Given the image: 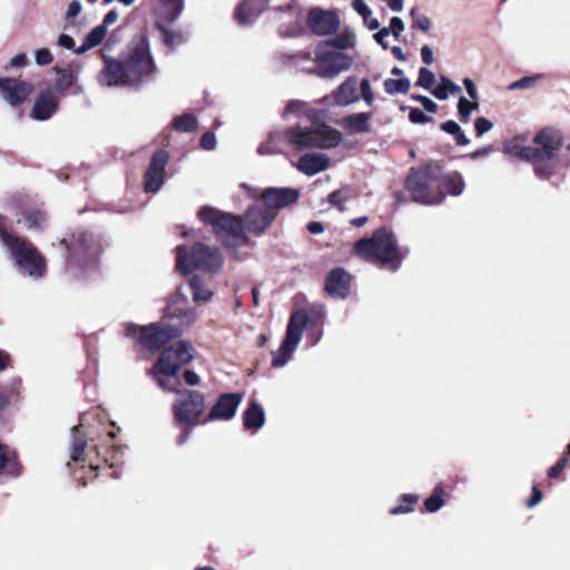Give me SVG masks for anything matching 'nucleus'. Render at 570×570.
<instances>
[{
	"mask_svg": "<svg viewBox=\"0 0 570 570\" xmlns=\"http://www.w3.org/2000/svg\"><path fill=\"white\" fill-rule=\"evenodd\" d=\"M405 185L413 200L424 205L441 203L444 199L442 189H446L453 196L461 195L464 189V180L459 173L445 174L438 178L432 167L413 169Z\"/></svg>",
	"mask_w": 570,
	"mask_h": 570,
	"instance_id": "f257e3e1",
	"label": "nucleus"
},
{
	"mask_svg": "<svg viewBox=\"0 0 570 570\" xmlns=\"http://www.w3.org/2000/svg\"><path fill=\"white\" fill-rule=\"evenodd\" d=\"M533 144V146L522 147L520 156L532 163L538 176L549 178L561 167L558 155L561 136L556 130L543 129L534 137Z\"/></svg>",
	"mask_w": 570,
	"mask_h": 570,
	"instance_id": "f03ea898",
	"label": "nucleus"
},
{
	"mask_svg": "<svg viewBox=\"0 0 570 570\" xmlns=\"http://www.w3.org/2000/svg\"><path fill=\"white\" fill-rule=\"evenodd\" d=\"M354 250L363 259L391 264L393 269L399 267L404 257L394 235L384 228L376 230L372 238H362L356 242Z\"/></svg>",
	"mask_w": 570,
	"mask_h": 570,
	"instance_id": "7ed1b4c3",
	"label": "nucleus"
},
{
	"mask_svg": "<svg viewBox=\"0 0 570 570\" xmlns=\"http://www.w3.org/2000/svg\"><path fill=\"white\" fill-rule=\"evenodd\" d=\"M193 358V346L186 341H178L161 353L156 367L150 371V374L154 375L160 387L167 391H175L171 379L178 383L177 372Z\"/></svg>",
	"mask_w": 570,
	"mask_h": 570,
	"instance_id": "20e7f679",
	"label": "nucleus"
},
{
	"mask_svg": "<svg viewBox=\"0 0 570 570\" xmlns=\"http://www.w3.org/2000/svg\"><path fill=\"white\" fill-rule=\"evenodd\" d=\"M199 218L213 227L216 236L227 246L234 247L249 242L245 234L244 222L239 216L223 213L213 207H203Z\"/></svg>",
	"mask_w": 570,
	"mask_h": 570,
	"instance_id": "39448f33",
	"label": "nucleus"
},
{
	"mask_svg": "<svg viewBox=\"0 0 570 570\" xmlns=\"http://www.w3.org/2000/svg\"><path fill=\"white\" fill-rule=\"evenodd\" d=\"M176 253V267L183 274L195 269L215 273L223 266L219 249L203 243H196L190 250L186 246H177Z\"/></svg>",
	"mask_w": 570,
	"mask_h": 570,
	"instance_id": "423d86ee",
	"label": "nucleus"
},
{
	"mask_svg": "<svg viewBox=\"0 0 570 570\" xmlns=\"http://www.w3.org/2000/svg\"><path fill=\"white\" fill-rule=\"evenodd\" d=\"M286 140L296 149L331 148L341 141V134L324 124L313 122L311 126H297L289 128Z\"/></svg>",
	"mask_w": 570,
	"mask_h": 570,
	"instance_id": "0eeeda50",
	"label": "nucleus"
},
{
	"mask_svg": "<svg viewBox=\"0 0 570 570\" xmlns=\"http://www.w3.org/2000/svg\"><path fill=\"white\" fill-rule=\"evenodd\" d=\"M17 265L29 276L41 277L46 272V261L30 242L6 232L0 233Z\"/></svg>",
	"mask_w": 570,
	"mask_h": 570,
	"instance_id": "6e6552de",
	"label": "nucleus"
},
{
	"mask_svg": "<svg viewBox=\"0 0 570 570\" xmlns=\"http://www.w3.org/2000/svg\"><path fill=\"white\" fill-rule=\"evenodd\" d=\"M120 61L127 70V80L129 79L132 85L151 79L156 73V65L145 38L134 42L127 56Z\"/></svg>",
	"mask_w": 570,
	"mask_h": 570,
	"instance_id": "1a4fd4ad",
	"label": "nucleus"
},
{
	"mask_svg": "<svg viewBox=\"0 0 570 570\" xmlns=\"http://www.w3.org/2000/svg\"><path fill=\"white\" fill-rule=\"evenodd\" d=\"M178 394L177 400L173 404L175 421L185 425L178 442L184 443L189 434L188 428L197 424L199 416L205 411V397L197 391H175Z\"/></svg>",
	"mask_w": 570,
	"mask_h": 570,
	"instance_id": "9d476101",
	"label": "nucleus"
},
{
	"mask_svg": "<svg viewBox=\"0 0 570 570\" xmlns=\"http://www.w3.org/2000/svg\"><path fill=\"white\" fill-rule=\"evenodd\" d=\"M315 67L301 65L302 70L314 72L322 77H334L342 71L347 70L352 65V58L342 52L330 48V42H321L315 50Z\"/></svg>",
	"mask_w": 570,
	"mask_h": 570,
	"instance_id": "9b49d317",
	"label": "nucleus"
},
{
	"mask_svg": "<svg viewBox=\"0 0 570 570\" xmlns=\"http://www.w3.org/2000/svg\"><path fill=\"white\" fill-rule=\"evenodd\" d=\"M307 321L308 317L305 311H297L291 316L285 338L281 347L273 354L272 364L274 367H282L292 358L302 340Z\"/></svg>",
	"mask_w": 570,
	"mask_h": 570,
	"instance_id": "f8f14e48",
	"label": "nucleus"
},
{
	"mask_svg": "<svg viewBox=\"0 0 570 570\" xmlns=\"http://www.w3.org/2000/svg\"><path fill=\"white\" fill-rule=\"evenodd\" d=\"M60 246L66 252V266L69 271L80 261H94L99 253L92 237L82 232L72 234L69 239L62 238Z\"/></svg>",
	"mask_w": 570,
	"mask_h": 570,
	"instance_id": "ddd939ff",
	"label": "nucleus"
},
{
	"mask_svg": "<svg viewBox=\"0 0 570 570\" xmlns=\"http://www.w3.org/2000/svg\"><path fill=\"white\" fill-rule=\"evenodd\" d=\"M134 335H136L139 342L148 350H158L160 346L166 344L170 338L180 336V331L173 325H158L151 324L144 327H131Z\"/></svg>",
	"mask_w": 570,
	"mask_h": 570,
	"instance_id": "4468645a",
	"label": "nucleus"
},
{
	"mask_svg": "<svg viewBox=\"0 0 570 570\" xmlns=\"http://www.w3.org/2000/svg\"><path fill=\"white\" fill-rule=\"evenodd\" d=\"M261 198L265 206L264 209L275 219L282 208L298 200L299 191L289 187H269L262 191Z\"/></svg>",
	"mask_w": 570,
	"mask_h": 570,
	"instance_id": "2eb2a0df",
	"label": "nucleus"
},
{
	"mask_svg": "<svg viewBox=\"0 0 570 570\" xmlns=\"http://www.w3.org/2000/svg\"><path fill=\"white\" fill-rule=\"evenodd\" d=\"M168 155L164 150L154 154L145 175V190L147 193H157L165 181L166 165Z\"/></svg>",
	"mask_w": 570,
	"mask_h": 570,
	"instance_id": "dca6fc26",
	"label": "nucleus"
},
{
	"mask_svg": "<svg viewBox=\"0 0 570 570\" xmlns=\"http://www.w3.org/2000/svg\"><path fill=\"white\" fill-rule=\"evenodd\" d=\"M309 29L317 36L332 35L338 29L340 20L332 11L314 8L308 13Z\"/></svg>",
	"mask_w": 570,
	"mask_h": 570,
	"instance_id": "f3484780",
	"label": "nucleus"
},
{
	"mask_svg": "<svg viewBox=\"0 0 570 570\" xmlns=\"http://www.w3.org/2000/svg\"><path fill=\"white\" fill-rule=\"evenodd\" d=\"M31 90V86L22 80L13 78L0 79V94L12 106L24 101Z\"/></svg>",
	"mask_w": 570,
	"mask_h": 570,
	"instance_id": "a211bd4d",
	"label": "nucleus"
},
{
	"mask_svg": "<svg viewBox=\"0 0 570 570\" xmlns=\"http://www.w3.org/2000/svg\"><path fill=\"white\" fill-rule=\"evenodd\" d=\"M274 218L268 214L259 204L249 207L245 214L244 227L245 230L261 235L273 223Z\"/></svg>",
	"mask_w": 570,
	"mask_h": 570,
	"instance_id": "6ab92c4d",
	"label": "nucleus"
},
{
	"mask_svg": "<svg viewBox=\"0 0 570 570\" xmlns=\"http://www.w3.org/2000/svg\"><path fill=\"white\" fill-rule=\"evenodd\" d=\"M242 400L243 397L238 393L223 394L209 411L208 419L212 421L230 420L234 417Z\"/></svg>",
	"mask_w": 570,
	"mask_h": 570,
	"instance_id": "aec40b11",
	"label": "nucleus"
},
{
	"mask_svg": "<svg viewBox=\"0 0 570 570\" xmlns=\"http://www.w3.org/2000/svg\"><path fill=\"white\" fill-rule=\"evenodd\" d=\"M351 277L343 268L333 269L326 277V292L337 298H345L350 294Z\"/></svg>",
	"mask_w": 570,
	"mask_h": 570,
	"instance_id": "412c9836",
	"label": "nucleus"
},
{
	"mask_svg": "<svg viewBox=\"0 0 570 570\" xmlns=\"http://www.w3.org/2000/svg\"><path fill=\"white\" fill-rule=\"evenodd\" d=\"M98 81L102 86H125L132 85L127 80V70L120 60L109 61L100 71Z\"/></svg>",
	"mask_w": 570,
	"mask_h": 570,
	"instance_id": "4be33fe9",
	"label": "nucleus"
},
{
	"mask_svg": "<svg viewBox=\"0 0 570 570\" xmlns=\"http://www.w3.org/2000/svg\"><path fill=\"white\" fill-rule=\"evenodd\" d=\"M360 99V86L356 77H348L333 94L334 102L341 107L352 105Z\"/></svg>",
	"mask_w": 570,
	"mask_h": 570,
	"instance_id": "5701e85b",
	"label": "nucleus"
},
{
	"mask_svg": "<svg viewBox=\"0 0 570 570\" xmlns=\"http://www.w3.org/2000/svg\"><path fill=\"white\" fill-rule=\"evenodd\" d=\"M186 303L187 298L185 296L169 303L166 309L167 317L179 321L180 325L184 326L194 324L198 318L197 312L194 308H187Z\"/></svg>",
	"mask_w": 570,
	"mask_h": 570,
	"instance_id": "b1692460",
	"label": "nucleus"
},
{
	"mask_svg": "<svg viewBox=\"0 0 570 570\" xmlns=\"http://www.w3.org/2000/svg\"><path fill=\"white\" fill-rule=\"evenodd\" d=\"M328 166L330 158L325 154L318 153L305 154L296 164L297 169L307 176L316 175L327 169Z\"/></svg>",
	"mask_w": 570,
	"mask_h": 570,
	"instance_id": "393cba45",
	"label": "nucleus"
},
{
	"mask_svg": "<svg viewBox=\"0 0 570 570\" xmlns=\"http://www.w3.org/2000/svg\"><path fill=\"white\" fill-rule=\"evenodd\" d=\"M58 98L51 90L41 92L36 100L32 109V118L37 120H47L56 111Z\"/></svg>",
	"mask_w": 570,
	"mask_h": 570,
	"instance_id": "a878e982",
	"label": "nucleus"
},
{
	"mask_svg": "<svg viewBox=\"0 0 570 570\" xmlns=\"http://www.w3.org/2000/svg\"><path fill=\"white\" fill-rule=\"evenodd\" d=\"M156 24L163 35L164 43L170 49H175L186 40V35L180 29L171 28V23L176 20H167L163 17H156Z\"/></svg>",
	"mask_w": 570,
	"mask_h": 570,
	"instance_id": "bb28decb",
	"label": "nucleus"
},
{
	"mask_svg": "<svg viewBox=\"0 0 570 570\" xmlns=\"http://www.w3.org/2000/svg\"><path fill=\"white\" fill-rule=\"evenodd\" d=\"M371 114L358 112L342 119L343 127L352 134L366 132L370 129Z\"/></svg>",
	"mask_w": 570,
	"mask_h": 570,
	"instance_id": "cd10ccee",
	"label": "nucleus"
},
{
	"mask_svg": "<svg viewBox=\"0 0 570 570\" xmlns=\"http://www.w3.org/2000/svg\"><path fill=\"white\" fill-rule=\"evenodd\" d=\"M261 13V9L256 6V0H245L236 11L235 18L239 24H250Z\"/></svg>",
	"mask_w": 570,
	"mask_h": 570,
	"instance_id": "c85d7f7f",
	"label": "nucleus"
},
{
	"mask_svg": "<svg viewBox=\"0 0 570 570\" xmlns=\"http://www.w3.org/2000/svg\"><path fill=\"white\" fill-rule=\"evenodd\" d=\"M156 17L167 20H177L184 10V0H158Z\"/></svg>",
	"mask_w": 570,
	"mask_h": 570,
	"instance_id": "c756f323",
	"label": "nucleus"
},
{
	"mask_svg": "<svg viewBox=\"0 0 570 570\" xmlns=\"http://www.w3.org/2000/svg\"><path fill=\"white\" fill-rule=\"evenodd\" d=\"M107 33V27L99 24L95 27L83 39V43L75 50L76 53L81 55L86 51L97 47L102 42Z\"/></svg>",
	"mask_w": 570,
	"mask_h": 570,
	"instance_id": "7c9ffc66",
	"label": "nucleus"
},
{
	"mask_svg": "<svg viewBox=\"0 0 570 570\" xmlns=\"http://www.w3.org/2000/svg\"><path fill=\"white\" fill-rule=\"evenodd\" d=\"M265 423V413L261 405L253 402L244 412V424L247 429L258 430Z\"/></svg>",
	"mask_w": 570,
	"mask_h": 570,
	"instance_id": "2f4dec72",
	"label": "nucleus"
},
{
	"mask_svg": "<svg viewBox=\"0 0 570 570\" xmlns=\"http://www.w3.org/2000/svg\"><path fill=\"white\" fill-rule=\"evenodd\" d=\"M283 147V137L278 131H272L267 139L262 142L258 147V153L261 155H273L277 154L282 150Z\"/></svg>",
	"mask_w": 570,
	"mask_h": 570,
	"instance_id": "473e14b6",
	"label": "nucleus"
},
{
	"mask_svg": "<svg viewBox=\"0 0 570 570\" xmlns=\"http://www.w3.org/2000/svg\"><path fill=\"white\" fill-rule=\"evenodd\" d=\"M189 287L195 302H208L213 296V292L205 286V283L199 276H193L189 279Z\"/></svg>",
	"mask_w": 570,
	"mask_h": 570,
	"instance_id": "72a5a7b5",
	"label": "nucleus"
},
{
	"mask_svg": "<svg viewBox=\"0 0 570 570\" xmlns=\"http://www.w3.org/2000/svg\"><path fill=\"white\" fill-rule=\"evenodd\" d=\"M460 87L446 77H441L440 83H438L432 94L439 100H445L450 95H455L460 91Z\"/></svg>",
	"mask_w": 570,
	"mask_h": 570,
	"instance_id": "f704fd0d",
	"label": "nucleus"
},
{
	"mask_svg": "<svg viewBox=\"0 0 570 570\" xmlns=\"http://www.w3.org/2000/svg\"><path fill=\"white\" fill-rule=\"evenodd\" d=\"M411 81L407 78L392 79L384 81V90L389 95L406 94L410 90Z\"/></svg>",
	"mask_w": 570,
	"mask_h": 570,
	"instance_id": "c9c22d12",
	"label": "nucleus"
},
{
	"mask_svg": "<svg viewBox=\"0 0 570 570\" xmlns=\"http://www.w3.org/2000/svg\"><path fill=\"white\" fill-rule=\"evenodd\" d=\"M441 129L444 130L445 132L452 135L454 137V139H455V142L459 146H465V145L469 144V139L466 138V136L462 131V129L459 126V124L455 122L454 120H448V121L443 122L441 125Z\"/></svg>",
	"mask_w": 570,
	"mask_h": 570,
	"instance_id": "e433bc0d",
	"label": "nucleus"
},
{
	"mask_svg": "<svg viewBox=\"0 0 570 570\" xmlns=\"http://www.w3.org/2000/svg\"><path fill=\"white\" fill-rule=\"evenodd\" d=\"M479 108L476 100L470 101L465 97H460L458 102V111L460 120L464 124L470 121L471 114Z\"/></svg>",
	"mask_w": 570,
	"mask_h": 570,
	"instance_id": "4c0bfd02",
	"label": "nucleus"
},
{
	"mask_svg": "<svg viewBox=\"0 0 570 570\" xmlns=\"http://www.w3.org/2000/svg\"><path fill=\"white\" fill-rule=\"evenodd\" d=\"M78 430H79V426H76L73 428L72 432H73V439H72V442H71V453H70V458L73 460V461H79L81 460L82 458V454L85 452V449L87 446V442L81 436H78L77 433H78Z\"/></svg>",
	"mask_w": 570,
	"mask_h": 570,
	"instance_id": "58836bf2",
	"label": "nucleus"
},
{
	"mask_svg": "<svg viewBox=\"0 0 570 570\" xmlns=\"http://www.w3.org/2000/svg\"><path fill=\"white\" fill-rule=\"evenodd\" d=\"M303 112L308 119H313L316 116L315 110L313 109H305V104L299 100H293L291 101L285 111L284 117H287L288 115H298Z\"/></svg>",
	"mask_w": 570,
	"mask_h": 570,
	"instance_id": "ea45409f",
	"label": "nucleus"
},
{
	"mask_svg": "<svg viewBox=\"0 0 570 570\" xmlns=\"http://www.w3.org/2000/svg\"><path fill=\"white\" fill-rule=\"evenodd\" d=\"M417 502V495L404 494L400 499V504L393 507L390 511L391 514L407 513L412 510V505Z\"/></svg>",
	"mask_w": 570,
	"mask_h": 570,
	"instance_id": "a19ab883",
	"label": "nucleus"
},
{
	"mask_svg": "<svg viewBox=\"0 0 570 570\" xmlns=\"http://www.w3.org/2000/svg\"><path fill=\"white\" fill-rule=\"evenodd\" d=\"M196 118L191 115H181L174 119L173 126L178 131H191L196 128Z\"/></svg>",
	"mask_w": 570,
	"mask_h": 570,
	"instance_id": "79ce46f5",
	"label": "nucleus"
},
{
	"mask_svg": "<svg viewBox=\"0 0 570 570\" xmlns=\"http://www.w3.org/2000/svg\"><path fill=\"white\" fill-rule=\"evenodd\" d=\"M24 219L29 228H40L47 222V216L43 212L36 209L27 213Z\"/></svg>",
	"mask_w": 570,
	"mask_h": 570,
	"instance_id": "37998d69",
	"label": "nucleus"
},
{
	"mask_svg": "<svg viewBox=\"0 0 570 570\" xmlns=\"http://www.w3.org/2000/svg\"><path fill=\"white\" fill-rule=\"evenodd\" d=\"M355 35L351 32L342 33L330 42V48L336 47L340 49L352 48L355 45Z\"/></svg>",
	"mask_w": 570,
	"mask_h": 570,
	"instance_id": "c03bdc74",
	"label": "nucleus"
},
{
	"mask_svg": "<svg viewBox=\"0 0 570 570\" xmlns=\"http://www.w3.org/2000/svg\"><path fill=\"white\" fill-rule=\"evenodd\" d=\"M435 83V75L428 68H421L419 71V78L416 80V86L422 87L424 89H431Z\"/></svg>",
	"mask_w": 570,
	"mask_h": 570,
	"instance_id": "a18cd8bd",
	"label": "nucleus"
},
{
	"mask_svg": "<svg viewBox=\"0 0 570 570\" xmlns=\"http://www.w3.org/2000/svg\"><path fill=\"white\" fill-rule=\"evenodd\" d=\"M542 78V75H534L530 77H523L517 81H513L509 85L510 90H518V89H529L534 87V85L538 82L539 79Z\"/></svg>",
	"mask_w": 570,
	"mask_h": 570,
	"instance_id": "49530a36",
	"label": "nucleus"
},
{
	"mask_svg": "<svg viewBox=\"0 0 570 570\" xmlns=\"http://www.w3.org/2000/svg\"><path fill=\"white\" fill-rule=\"evenodd\" d=\"M82 10V4L79 0H72L67 8L65 19H66V26L65 28H69L73 26L72 19L79 16V13Z\"/></svg>",
	"mask_w": 570,
	"mask_h": 570,
	"instance_id": "de8ad7c7",
	"label": "nucleus"
},
{
	"mask_svg": "<svg viewBox=\"0 0 570 570\" xmlns=\"http://www.w3.org/2000/svg\"><path fill=\"white\" fill-rule=\"evenodd\" d=\"M73 76L71 71L62 70L56 81V89L60 92H66L72 87Z\"/></svg>",
	"mask_w": 570,
	"mask_h": 570,
	"instance_id": "09e8293b",
	"label": "nucleus"
},
{
	"mask_svg": "<svg viewBox=\"0 0 570 570\" xmlns=\"http://www.w3.org/2000/svg\"><path fill=\"white\" fill-rule=\"evenodd\" d=\"M440 493H441V490L436 489L435 492L430 498H428L425 500L424 507L428 512H431V513L436 512L443 507L444 501L441 498Z\"/></svg>",
	"mask_w": 570,
	"mask_h": 570,
	"instance_id": "8fccbe9b",
	"label": "nucleus"
},
{
	"mask_svg": "<svg viewBox=\"0 0 570 570\" xmlns=\"http://www.w3.org/2000/svg\"><path fill=\"white\" fill-rule=\"evenodd\" d=\"M358 86L361 98H363L368 106H372L374 101V95L370 81L367 79H363L361 82H358Z\"/></svg>",
	"mask_w": 570,
	"mask_h": 570,
	"instance_id": "3c124183",
	"label": "nucleus"
},
{
	"mask_svg": "<svg viewBox=\"0 0 570 570\" xmlns=\"http://www.w3.org/2000/svg\"><path fill=\"white\" fill-rule=\"evenodd\" d=\"M474 128L478 136H482L483 134L490 131L493 128V124L484 117H479L474 121Z\"/></svg>",
	"mask_w": 570,
	"mask_h": 570,
	"instance_id": "603ef678",
	"label": "nucleus"
},
{
	"mask_svg": "<svg viewBox=\"0 0 570 570\" xmlns=\"http://www.w3.org/2000/svg\"><path fill=\"white\" fill-rule=\"evenodd\" d=\"M409 118L413 124H428L432 120L431 117L426 116L421 109L412 108L409 114Z\"/></svg>",
	"mask_w": 570,
	"mask_h": 570,
	"instance_id": "864d4df0",
	"label": "nucleus"
},
{
	"mask_svg": "<svg viewBox=\"0 0 570 570\" xmlns=\"http://www.w3.org/2000/svg\"><path fill=\"white\" fill-rule=\"evenodd\" d=\"M390 30V35H393L395 38H399L400 35L404 31V22L399 17H393L390 21V26L386 27Z\"/></svg>",
	"mask_w": 570,
	"mask_h": 570,
	"instance_id": "5fc2aeb1",
	"label": "nucleus"
},
{
	"mask_svg": "<svg viewBox=\"0 0 570 570\" xmlns=\"http://www.w3.org/2000/svg\"><path fill=\"white\" fill-rule=\"evenodd\" d=\"M35 60L40 66L49 65L52 61V55L47 48L36 50Z\"/></svg>",
	"mask_w": 570,
	"mask_h": 570,
	"instance_id": "6e6d98bb",
	"label": "nucleus"
},
{
	"mask_svg": "<svg viewBox=\"0 0 570 570\" xmlns=\"http://www.w3.org/2000/svg\"><path fill=\"white\" fill-rule=\"evenodd\" d=\"M412 99L422 104L423 108L429 112H436L438 110V105L429 97L414 95L412 96Z\"/></svg>",
	"mask_w": 570,
	"mask_h": 570,
	"instance_id": "4d7b16f0",
	"label": "nucleus"
},
{
	"mask_svg": "<svg viewBox=\"0 0 570 570\" xmlns=\"http://www.w3.org/2000/svg\"><path fill=\"white\" fill-rule=\"evenodd\" d=\"M315 57L313 58L311 52H299L296 55V61L295 65L302 69L301 65L306 67H315L314 65Z\"/></svg>",
	"mask_w": 570,
	"mask_h": 570,
	"instance_id": "13d9d810",
	"label": "nucleus"
},
{
	"mask_svg": "<svg viewBox=\"0 0 570 570\" xmlns=\"http://www.w3.org/2000/svg\"><path fill=\"white\" fill-rule=\"evenodd\" d=\"M568 464L567 455L560 459L554 465L548 470L549 478H558Z\"/></svg>",
	"mask_w": 570,
	"mask_h": 570,
	"instance_id": "bf43d9fd",
	"label": "nucleus"
},
{
	"mask_svg": "<svg viewBox=\"0 0 570 570\" xmlns=\"http://www.w3.org/2000/svg\"><path fill=\"white\" fill-rule=\"evenodd\" d=\"M14 459V452H11L6 445L0 444V470Z\"/></svg>",
	"mask_w": 570,
	"mask_h": 570,
	"instance_id": "052dcab7",
	"label": "nucleus"
},
{
	"mask_svg": "<svg viewBox=\"0 0 570 570\" xmlns=\"http://www.w3.org/2000/svg\"><path fill=\"white\" fill-rule=\"evenodd\" d=\"M200 146L205 150H213L216 147V137L213 132H206L200 139Z\"/></svg>",
	"mask_w": 570,
	"mask_h": 570,
	"instance_id": "680f3d73",
	"label": "nucleus"
},
{
	"mask_svg": "<svg viewBox=\"0 0 570 570\" xmlns=\"http://www.w3.org/2000/svg\"><path fill=\"white\" fill-rule=\"evenodd\" d=\"M431 24L432 23L430 18L424 14H421L415 18L413 27L422 30L423 32H428L431 28Z\"/></svg>",
	"mask_w": 570,
	"mask_h": 570,
	"instance_id": "e2e57ef3",
	"label": "nucleus"
},
{
	"mask_svg": "<svg viewBox=\"0 0 570 570\" xmlns=\"http://www.w3.org/2000/svg\"><path fill=\"white\" fill-rule=\"evenodd\" d=\"M353 9L363 18L372 11L364 0H353Z\"/></svg>",
	"mask_w": 570,
	"mask_h": 570,
	"instance_id": "0e129e2a",
	"label": "nucleus"
},
{
	"mask_svg": "<svg viewBox=\"0 0 570 570\" xmlns=\"http://www.w3.org/2000/svg\"><path fill=\"white\" fill-rule=\"evenodd\" d=\"M464 88L472 100H478L479 95L474 82L470 78L463 80Z\"/></svg>",
	"mask_w": 570,
	"mask_h": 570,
	"instance_id": "69168bd1",
	"label": "nucleus"
},
{
	"mask_svg": "<svg viewBox=\"0 0 570 570\" xmlns=\"http://www.w3.org/2000/svg\"><path fill=\"white\" fill-rule=\"evenodd\" d=\"M184 380L186 384L190 386L197 385L200 382L199 376L194 371L190 370L185 371Z\"/></svg>",
	"mask_w": 570,
	"mask_h": 570,
	"instance_id": "338daca9",
	"label": "nucleus"
},
{
	"mask_svg": "<svg viewBox=\"0 0 570 570\" xmlns=\"http://www.w3.org/2000/svg\"><path fill=\"white\" fill-rule=\"evenodd\" d=\"M58 43H59V46H61L65 49H73V47H75L73 39L70 36L65 35V33L59 36Z\"/></svg>",
	"mask_w": 570,
	"mask_h": 570,
	"instance_id": "774afa93",
	"label": "nucleus"
}]
</instances>
